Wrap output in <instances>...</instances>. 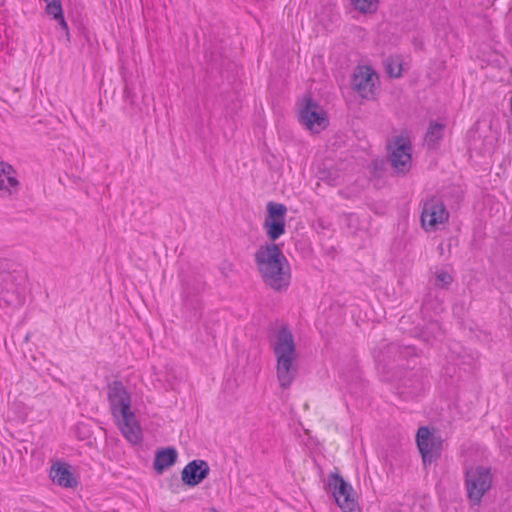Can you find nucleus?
<instances>
[{
	"label": "nucleus",
	"instance_id": "nucleus-1",
	"mask_svg": "<svg viewBox=\"0 0 512 512\" xmlns=\"http://www.w3.org/2000/svg\"><path fill=\"white\" fill-rule=\"evenodd\" d=\"M262 282L275 292L286 291L290 285V265L278 244L260 245L254 254Z\"/></svg>",
	"mask_w": 512,
	"mask_h": 512
},
{
	"label": "nucleus",
	"instance_id": "nucleus-2",
	"mask_svg": "<svg viewBox=\"0 0 512 512\" xmlns=\"http://www.w3.org/2000/svg\"><path fill=\"white\" fill-rule=\"evenodd\" d=\"M107 397L112 415L117 418L124 437L136 445L142 441L141 428L131 410V396L122 381L113 380L107 385Z\"/></svg>",
	"mask_w": 512,
	"mask_h": 512
},
{
	"label": "nucleus",
	"instance_id": "nucleus-3",
	"mask_svg": "<svg viewBox=\"0 0 512 512\" xmlns=\"http://www.w3.org/2000/svg\"><path fill=\"white\" fill-rule=\"evenodd\" d=\"M269 343L276 357V373L282 388H289L294 381L298 368L296 364V345L294 337L287 325H281L269 336Z\"/></svg>",
	"mask_w": 512,
	"mask_h": 512
},
{
	"label": "nucleus",
	"instance_id": "nucleus-4",
	"mask_svg": "<svg viewBox=\"0 0 512 512\" xmlns=\"http://www.w3.org/2000/svg\"><path fill=\"white\" fill-rule=\"evenodd\" d=\"M493 475L491 467L471 466L465 470L464 484L472 505H479L483 496L491 489Z\"/></svg>",
	"mask_w": 512,
	"mask_h": 512
},
{
	"label": "nucleus",
	"instance_id": "nucleus-5",
	"mask_svg": "<svg viewBox=\"0 0 512 512\" xmlns=\"http://www.w3.org/2000/svg\"><path fill=\"white\" fill-rule=\"evenodd\" d=\"M416 348L411 345L402 346L398 343H390L384 347L378 356V366L387 376L393 378L396 372L405 368V362L409 357L416 356Z\"/></svg>",
	"mask_w": 512,
	"mask_h": 512
},
{
	"label": "nucleus",
	"instance_id": "nucleus-6",
	"mask_svg": "<svg viewBox=\"0 0 512 512\" xmlns=\"http://www.w3.org/2000/svg\"><path fill=\"white\" fill-rule=\"evenodd\" d=\"M396 373L393 378L387 376L386 379L397 383L398 394L405 399L423 394L429 384L428 374L424 368L407 370L405 367Z\"/></svg>",
	"mask_w": 512,
	"mask_h": 512
},
{
	"label": "nucleus",
	"instance_id": "nucleus-7",
	"mask_svg": "<svg viewBox=\"0 0 512 512\" xmlns=\"http://www.w3.org/2000/svg\"><path fill=\"white\" fill-rule=\"evenodd\" d=\"M328 487L342 512H361L352 485L338 472L329 474Z\"/></svg>",
	"mask_w": 512,
	"mask_h": 512
},
{
	"label": "nucleus",
	"instance_id": "nucleus-8",
	"mask_svg": "<svg viewBox=\"0 0 512 512\" xmlns=\"http://www.w3.org/2000/svg\"><path fill=\"white\" fill-rule=\"evenodd\" d=\"M299 122L313 132H320L329 125L325 110L308 95L299 108Z\"/></svg>",
	"mask_w": 512,
	"mask_h": 512
},
{
	"label": "nucleus",
	"instance_id": "nucleus-9",
	"mask_svg": "<svg viewBox=\"0 0 512 512\" xmlns=\"http://www.w3.org/2000/svg\"><path fill=\"white\" fill-rule=\"evenodd\" d=\"M389 161L398 174L405 175L411 168L412 146L408 137L397 136L392 143H388Z\"/></svg>",
	"mask_w": 512,
	"mask_h": 512
},
{
	"label": "nucleus",
	"instance_id": "nucleus-10",
	"mask_svg": "<svg viewBox=\"0 0 512 512\" xmlns=\"http://www.w3.org/2000/svg\"><path fill=\"white\" fill-rule=\"evenodd\" d=\"M416 444L424 465L437 461L441 456L442 439L434 435L428 427L421 426L416 433Z\"/></svg>",
	"mask_w": 512,
	"mask_h": 512
},
{
	"label": "nucleus",
	"instance_id": "nucleus-11",
	"mask_svg": "<svg viewBox=\"0 0 512 512\" xmlns=\"http://www.w3.org/2000/svg\"><path fill=\"white\" fill-rule=\"evenodd\" d=\"M378 75L375 70L367 65L358 66L351 79V87L364 99H373L375 96V84Z\"/></svg>",
	"mask_w": 512,
	"mask_h": 512
},
{
	"label": "nucleus",
	"instance_id": "nucleus-12",
	"mask_svg": "<svg viewBox=\"0 0 512 512\" xmlns=\"http://www.w3.org/2000/svg\"><path fill=\"white\" fill-rule=\"evenodd\" d=\"M420 218L423 229L432 231L436 229L438 224L448 221L449 212L442 201L430 198L423 202Z\"/></svg>",
	"mask_w": 512,
	"mask_h": 512
},
{
	"label": "nucleus",
	"instance_id": "nucleus-13",
	"mask_svg": "<svg viewBox=\"0 0 512 512\" xmlns=\"http://www.w3.org/2000/svg\"><path fill=\"white\" fill-rule=\"evenodd\" d=\"M210 467L205 460L195 459L190 461L181 472V480L184 485L195 487L207 478Z\"/></svg>",
	"mask_w": 512,
	"mask_h": 512
},
{
	"label": "nucleus",
	"instance_id": "nucleus-14",
	"mask_svg": "<svg viewBox=\"0 0 512 512\" xmlns=\"http://www.w3.org/2000/svg\"><path fill=\"white\" fill-rule=\"evenodd\" d=\"M16 171L12 165L7 162H0V197H11L19 190L20 183L13 176Z\"/></svg>",
	"mask_w": 512,
	"mask_h": 512
},
{
	"label": "nucleus",
	"instance_id": "nucleus-15",
	"mask_svg": "<svg viewBox=\"0 0 512 512\" xmlns=\"http://www.w3.org/2000/svg\"><path fill=\"white\" fill-rule=\"evenodd\" d=\"M200 290L191 285H184L182 298L183 307L191 313V318L198 321L201 318L202 301L199 297Z\"/></svg>",
	"mask_w": 512,
	"mask_h": 512
},
{
	"label": "nucleus",
	"instance_id": "nucleus-16",
	"mask_svg": "<svg viewBox=\"0 0 512 512\" xmlns=\"http://www.w3.org/2000/svg\"><path fill=\"white\" fill-rule=\"evenodd\" d=\"M50 477L54 483L65 488H74L78 482L66 463L58 462L51 467Z\"/></svg>",
	"mask_w": 512,
	"mask_h": 512
},
{
	"label": "nucleus",
	"instance_id": "nucleus-17",
	"mask_svg": "<svg viewBox=\"0 0 512 512\" xmlns=\"http://www.w3.org/2000/svg\"><path fill=\"white\" fill-rule=\"evenodd\" d=\"M177 450L168 446L166 448L158 449L155 453L153 468L158 473H163L164 470L174 465L177 461Z\"/></svg>",
	"mask_w": 512,
	"mask_h": 512
},
{
	"label": "nucleus",
	"instance_id": "nucleus-18",
	"mask_svg": "<svg viewBox=\"0 0 512 512\" xmlns=\"http://www.w3.org/2000/svg\"><path fill=\"white\" fill-rule=\"evenodd\" d=\"M266 235L271 242L276 241L285 233V221L265 220L263 224Z\"/></svg>",
	"mask_w": 512,
	"mask_h": 512
},
{
	"label": "nucleus",
	"instance_id": "nucleus-19",
	"mask_svg": "<svg viewBox=\"0 0 512 512\" xmlns=\"http://www.w3.org/2000/svg\"><path fill=\"white\" fill-rule=\"evenodd\" d=\"M444 128L445 126L439 122H430L425 134V141L429 147L437 144L443 138Z\"/></svg>",
	"mask_w": 512,
	"mask_h": 512
},
{
	"label": "nucleus",
	"instance_id": "nucleus-20",
	"mask_svg": "<svg viewBox=\"0 0 512 512\" xmlns=\"http://www.w3.org/2000/svg\"><path fill=\"white\" fill-rule=\"evenodd\" d=\"M266 210L267 217L265 220L285 221L287 208L284 204L270 201L267 203Z\"/></svg>",
	"mask_w": 512,
	"mask_h": 512
},
{
	"label": "nucleus",
	"instance_id": "nucleus-21",
	"mask_svg": "<svg viewBox=\"0 0 512 512\" xmlns=\"http://www.w3.org/2000/svg\"><path fill=\"white\" fill-rule=\"evenodd\" d=\"M356 10L362 13L373 12L377 9L376 0H351Z\"/></svg>",
	"mask_w": 512,
	"mask_h": 512
},
{
	"label": "nucleus",
	"instance_id": "nucleus-22",
	"mask_svg": "<svg viewBox=\"0 0 512 512\" xmlns=\"http://www.w3.org/2000/svg\"><path fill=\"white\" fill-rule=\"evenodd\" d=\"M453 282V277L447 271L436 273L435 286L441 289H448Z\"/></svg>",
	"mask_w": 512,
	"mask_h": 512
},
{
	"label": "nucleus",
	"instance_id": "nucleus-23",
	"mask_svg": "<svg viewBox=\"0 0 512 512\" xmlns=\"http://www.w3.org/2000/svg\"><path fill=\"white\" fill-rule=\"evenodd\" d=\"M49 16L58 23L59 27L64 31V33L67 37V40L69 41V39H70L69 28H68V24L65 20L63 10L56 12L54 14H51Z\"/></svg>",
	"mask_w": 512,
	"mask_h": 512
},
{
	"label": "nucleus",
	"instance_id": "nucleus-24",
	"mask_svg": "<svg viewBox=\"0 0 512 512\" xmlns=\"http://www.w3.org/2000/svg\"><path fill=\"white\" fill-rule=\"evenodd\" d=\"M318 178L321 181H325L328 184H334L336 178H337V172L333 171L331 169H321L318 171Z\"/></svg>",
	"mask_w": 512,
	"mask_h": 512
},
{
	"label": "nucleus",
	"instance_id": "nucleus-25",
	"mask_svg": "<svg viewBox=\"0 0 512 512\" xmlns=\"http://www.w3.org/2000/svg\"><path fill=\"white\" fill-rule=\"evenodd\" d=\"M123 97L125 98V100L129 101L131 104L134 103V92L128 85H126L124 88Z\"/></svg>",
	"mask_w": 512,
	"mask_h": 512
},
{
	"label": "nucleus",
	"instance_id": "nucleus-26",
	"mask_svg": "<svg viewBox=\"0 0 512 512\" xmlns=\"http://www.w3.org/2000/svg\"><path fill=\"white\" fill-rule=\"evenodd\" d=\"M401 71H402L401 66H399V68H398V71H397V72H394V68H393L391 65H388V67H387V73H388V74H389V76H391V77H395V78L400 77V75H401Z\"/></svg>",
	"mask_w": 512,
	"mask_h": 512
},
{
	"label": "nucleus",
	"instance_id": "nucleus-27",
	"mask_svg": "<svg viewBox=\"0 0 512 512\" xmlns=\"http://www.w3.org/2000/svg\"><path fill=\"white\" fill-rule=\"evenodd\" d=\"M510 74H511V77H512V68L510 69ZM510 110H511V113H512V96H511V99H510Z\"/></svg>",
	"mask_w": 512,
	"mask_h": 512
},
{
	"label": "nucleus",
	"instance_id": "nucleus-28",
	"mask_svg": "<svg viewBox=\"0 0 512 512\" xmlns=\"http://www.w3.org/2000/svg\"><path fill=\"white\" fill-rule=\"evenodd\" d=\"M208 512H219L216 508L211 507L208 509Z\"/></svg>",
	"mask_w": 512,
	"mask_h": 512
},
{
	"label": "nucleus",
	"instance_id": "nucleus-29",
	"mask_svg": "<svg viewBox=\"0 0 512 512\" xmlns=\"http://www.w3.org/2000/svg\"><path fill=\"white\" fill-rule=\"evenodd\" d=\"M374 166H375V169H377L378 163H377V162H375V163H374Z\"/></svg>",
	"mask_w": 512,
	"mask_h": 512
}]
</instances>
